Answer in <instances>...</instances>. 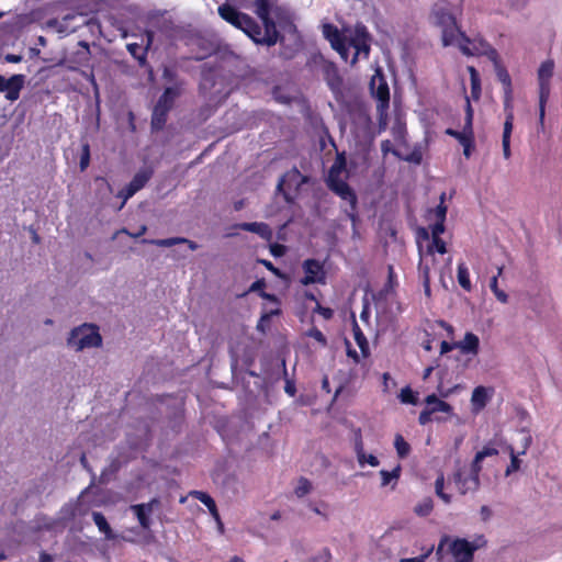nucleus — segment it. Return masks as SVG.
Instances as JSON below:
<instances>
[{
  "mask_svg": "<svg viewBox=\"0 0 562 562\" xmlns=\"http://www.w3.org/2000/svg\"><path fill=\"white\" fill-rule=\"evenodd\" d=\"M323 34L331 46L338 44L340 41L346 38L344 33H341L337 26L330 23L324 24Z\"/></svg>",
  "mask_w": 562,
  "mask_h": 562,
  "instance_id": "obj_27",
  "label": "nucleus"
},
{
  "mask_svg": "<svg viewBox=\"0 0 562 562\" xmlns=\"http://www.w3.org/2000/svg\"><path fill=\"white\" fill-rule=\"evenodd\" d=\"M142 243L151 244V245H156L159 247H171V246H175L178 244H187L189 249L192 251H194L199 248V245L195 241L190 240L184 237H170V238H165V239H143Z\"/></svg>",
  "mask_w": 562,
  "mask_h": 562,
  "instance_id": "obj_18",
  "label": "nucleus"
},
{
  "mask_svg": "<svg viewBox=\"0 0 562 562\" xmlns=\"http://www.w3.org/2000/svg\"><path fill=\"white\" fill-rule=\"evenodd\" d=\"M189 495L204 504L207 507V509H213L214 506L216 505L215 501L205 492L191 491Z\"/></svg>",
  "mask_w": 562,
  "mask_h": 562,
  "instance_id": "obj_40",
  "label": "nucleus"
},
{
  "mask_svg": "<svg viewBox=\"0 0 562 562\" xmlns=\"http://www.w3.org/2000/svg\"><path fill=\"white\" fill-rule=\"evenodd\" d=\"M217 12H218V15L224 21L232 24L236 29H240V26L244 22V19H246V16L248 15V14L237 10L234 5H232L227 2L221 4L217 9Z\"/></svg>",
  "mask_w": 562,
  "mask_h": 562,
  "instance_id": "obj_12",
  "label": "nucleus"
},
{
  "mask_svg": "<svg viewBox=\"0 0 562 562\" xmlns=\"http://www.w3.org/2000/svg\"><path fill=\"white\" fill-rule=\"evenodd\" d=\"M490 288H491V291L493 292V294L495 295V297L502 302V303H507L508 302V295L506 294V292H504L503 290H501L498 288V280H497V277H493L490 281Z\"/></svg>",
  "mask_w": 562,
  "mask_h": 562,
  "instance_id": "obj_43",
  "label": "nucleus"
},
{
  "mask_svg": "<svg viewBox=\"0 0 562 562\" xmlns=\"http://www.w3.org/2000/svg\"><path fill=\"white\" fill-rule=\"evenodd\" d=\"M355 451L357 454L358 462L362 463V460H364V457H366V451L363 449V441H362V436H361L360 429H358L356 432Z\"/></svg>",
  "mask_w": 562,
  "mask_h": 562,
  "instance_id": "obj_46",
  "label": "nucleus"
},
{
  "mask_svg": "<svg viewBox=\"0 0 562 562\" xmlns=\"http://www.w3.org/2000/svg\"><path fill=\"white\" fill-rule=\"evenodd\" d=\"M24 75H13L10 78L0 75V92L4 93L7 100L11 102L16 101L24 87Z\"/></svg>",
  "mask_w": 562,
  "mask_h": 562,
  "instance_id": "obj_9",
  "label": "nucleus"
},
{
  "mask_svg": "<svg viewBox=\"0 0 562 562\" xmlns=\"http://www.w3.org/2000/svg\"><path fill=\"white\" fill-rule=\"evenodd\" d=\"M445 200H446V193H445V192H442V193L440 194V202H439V204L436 206V209L434 210L436 221H446V216H447V206H446V204H445Z\"/></svg>",
  "mask_w": 562,
  "mask_h": 562,
  "instance_id": "obj_47",
  "label": "nucleus"
},
{
  "mask_svg": "<svg viewBox=\"0 0 562 562\" xmlns=\"http://www.w3.org/2000/svg\"><path fill=\"white\" fill-rule=\"evenodd\" d=\"M259 18L262 21V24L265 27V32L262 33V38H261V41L265 43V45L273 46L278 42L283 43L284 37L280 36V33L277 30L276 22L270 16V14L267 16H259Z\"/></svg>",
  "mask_w": 562,
  "mask_h": 562,
  "instance_id": "obj_14",
  "label": "nucleus"
},
{
  "mask_svg": "<svg viewBox=\"0 0 562 562\" xmlns=\"http://www.w3.org/2000/svg\"><path fill=\"white\" fill-rule=\"evenodd\" d=\"M504 92V111L506 113L505 122L509 121L510 128L514 126V108H513V90Z\"/></svg>",
  "mask_w": 562,
  "mask_h": 562,
  "instance_id": "obj_32",
  "label": "nucleus"
},
{
  "mask_svg": "<svg viewBox=\"0 0 562 562\" xmlns=\"http://www.w3.org/2000/svg\"><path fill=\"white\" fill-rule=\"evenodd\" d=\"M479 548V544L463 538H456L449 542V551L454 562H473L474 553Z\"/></svg>",
  "mask_w": 562,
  "mask_h": 562,
  "instance_id": "obj_7",
  "label": "nucleus"
},
{
  "mask_svg": "<svg viewBox=\"0 0 562 562\" xmlns=\"http://www.w3.org/2000/svg\"><path fill=\"white\" fill-rule=\"evenodd\" d=\"M160 504L157 497L151 498L148 503L135 504L131 506V510L135 514L140 527L148 530L151 525L150 514L154 508Z\"/></svg>",
  "mask_w": 562,
  "mask_h": 562,
  "instance_id": "obj_11",
  "label": "nucleus"
},
{
  "mask_svg": "<svg viewBox=\"0 0 562 562\" xmlns=\"http://www.w3.org/2000/svg\"><path fill=\"white\" fill-rule=\"evenodd\" d=\"M352 334L362 356L368 357L370 353L369 342L356 319L352 322Z\"/></svg>",
  "mask_w": 562,
  "mask_h": 562,
  "instance_id": "obj_24",
  "label": "nucleus"
},
{
  "mask_svg": "<svg viewBox=\"0 0 562 562\" xmlns=\"http://www.w3.org/2000/svg\"><path fill=\"white\" fill-rule=\"evenodd\" d=\"M312 487L313 486L311 481L304 476H301L297 481V485L294 490V493L299 498H302L312 491Z\"/></svg>",
  "mask_w": 562,
  "mask_h": 562,
  "instance_id": "obj_36",
  "label": "nucleus"
},
{
  "mask_svg": "<svg viewBox=\"0 0 562 562\" xmlns=\"http://www.w3.org/2000/svg\"><path fill=\"white\" fill-rule=\"evenodd\" d=\"M77 508L78 505H75L74 501L66 503L60 509L61 519L65 521L74 520L77 517Z\"/></svg>",
  "mask_w": 562,
  "mask_h": 562,
  "instance_id": "obj_39",
  "label": "nucleus"
},
{
  "mask_svg": "<svg viewBox=\"0 0 562 562\" xmlns=\"http://www.w3.org/2000/svg\"><path fill=\"white\" fill-rule=\"evenodd\" d=\"M445 133L458 139L460 144L473 137V135L469 134V132L464 130L462 132H459L453 128H447Z\"/></svg>",
  "mask_w": 562,
  "mask_h": 562,
  "instance_id": "obj_51",
  "label": "nucleus"
},
{
  "mask_svg": "<svg viewBox=\"0 0 562 562\" xmlns=\"http://www.w3.org/2000/svg\"><path fill=\"white\" fill-rule=\"evenodd\" d=\"M513 128H510L509 121L507 123H504V131H503V137H502V147H503V155L505 159H509L512 156L510 151V136H512Z\"/></svg>",
  "mask_w": 562,
  "mask_h": 562,
  "instance_id": "obj_33",
  "label": "nucleus"
},
{
  "mask_svg": "<svg viewBox=\"0 0 562 562\" xmlns=\"http://www.w3.org/2000/svg\"><path fill=\"white\" fill-rule=\"evenodd\" d=\"M162 78L168 82L176 83L178 78L177 70L172 67H165L162 70Z\"/></svg>",
  "mask_w": 562,
  "mask_h": 562,
  "instance_id": "obj_57",
  "label": "nucleus"
},
{
  "mask_svg": "<svg viewBox=\"0 0 562 562\" xmlns=\"http://www.w3.org/2000/svg\"><path fill=\"white\" fill-rule=\"evenodd\" d=\"M314 313H318L322 315L325 319H330L334 316V311L330 307H325L321 303H317L315 305V308L313 310Z\"/></svg>",
  "mask_w": 562,
  "mask_h": 562,
  "instance_id": "obj_55",
  "label": "nucleus"
},
{
  "mask_svg": "<svg viewBox=\"0 0 562 562\" xmlns=\"http://www.w3.org/2000/svg\"><path fill=\"white\" fill-rule=\"evenodd\" d=\"M331 47L340 55V57L344 60L348 59L350 45H349V41L347 40V37Z\"/></svg>",
  "mask_w": 562,
  "mask_h": 562,
  "instance_id": "obj_49",
  "label": "nucleus"
},
{
  "mask_svg": "<svg viewBox=\"0 0 562 562\" xmlns=\"http://www.w3.org/2000/svg\"><path fill=\"white\" fill-rule=\"evenodd\" d=\"M481 462L482 461H477L476 460V456H475L473 461H472V463H471V467H470V470L468 471V473H470L473 476L480 477V472L482 470Z\"/></svg>",
  "mask_w": 562,
  "mask_h": 562,
  "instance_id": "obj_62",
  "label": "nucleus"
},
{
  "mask_svg": "<svg viewBox=\"0 0 562 562\" xmlns=\"http://www.w3.org/2000/svg\"><path fill=\"white\" fill-rule=\"evenodd\" d=\"M324 80L333 92H338L342 86V78L333 61H325L322 67Z\"/></svg>",
  "mask_w": 562,
  "mask_h": 562,
  "instance_id": "obj_13",
  "label": "nucleus"
},
{
  "mask_svg": "<svg viewBox=\"0 0 562 562\" xmlns=\"http://www.w3.org/2000/svg\"><path fill=\"white\" fill-rule=\"evenodd\" d=\"M487 400L488 395L484 386H476L473 390L471 401L474 407H476L477 409H482L483 407L486 406Z\"/></svg>",
  "mask_w": 562,
  "mask_h": 562,
  "instance_id": "obj_30",
  "label": "nucleus"
},
{
  "mask_svg": "<svg viewBox=\"0 0 562 562\" xmlns=\"http://www.w3.org/2000/svg\"><path fill=\"white\" fill-rule=\"evenodd\" d=\"M468 72L470 75L471 95L474 100H477L481 95L480 74L474 66H468Z\"/></svg>",
  "mask_w": 562,
  "mask_h": 562,
  "instance_id": "obj_28",
  "label": "nucleus"
},
{
  "mask_svg": "<svg viewBox=\"0 0 562 562\" xmlns=\"http://www.w3.org/2000/svg\"><path fill=\"white\" fill-rule=\"evenodd\" d=\"M87 490H85L83 492H81V494L79 495V497L74 501V504L75 505H78V508H77V516H86L89 512V508L87 506H85L81 502V497L82 495L86 493Z\"/></svg>",
  "mask_w": 562,
  "mask_h": 562,
  "instance_id": "obj_58",
  "label": "nucleus"
},
{
  "mask_svg": "<svg viewBox=\"0 0 562 562\" xmlns=\"http://www.w3.org/2000/svg\"><path fill=\"white\" fill-rule=\"evenodd\" d=\"M434 250L443 255L447 252V246L441 237H432L431 245L428 246V252L432 254Z\"/></svg>",
  "mask_w": 562,
  "mask_h": 562,
  "instance_id": "obj_48",
  "label": "nucleus"
},
{
  "mask_svg": "<svg viewBox=\"0 0 562 562\" xmlns=\"http://www.w3.org/2000/svg\"><path fill=\"white\" fill-rule=\"evenodd\" d=\"M180 95V88L168 87L164 90L162 94L159 97L157 103L155 105H160L161 108H166L167 110H171L176 98Z\"/></svg>",
  "mask_w": 562,
  "mask_h": 562,
  "instance_id": "obj_21",
  "label": "nucleus"
},
{
  "mask_svg": "<svg viewBox=\"0 0 562 562\" xmlns=\"http://www.w3.org/2000/svg\"><path fill=\"white\" fill-rule=\"evenodd\" d=\"M370 87L372 90L373 97L378 100V108L383 110L389 106L390 103V89L385 79L381 76L379 78L378 87H375V78L373 77Z\"/></svg>",
  "mask_w": 562,
  "mask_h": 562,
  "instance_id": "obj_15",
  "label": "nucleus"
},
{
  "mask_svg": "<svg viewBox=\"0 0 562 562\" xmlns=\"http://www.w3.org/2000/svg\"><path fill=\"white\" fill-rule=\"evenodd\" d=\"M331 47L340 55V57L344 60L348 59L350 45H349V41L347 40V37Z\"/></svg>",
  "mask_w": 562,
  "mask_h": 562,
  "instance_id": "obj_50",
  "label": "nucleus"
},
{
  "mask_svg": "<svg viewBox=\"0 0 562 562\" xmlns=\"http://www.w3.org/2000/svg\"><path fill=\"white\" fill-rule=\"evenodd\" d=\"M350 47L355 48L356 53L351 59V65H355L358 60L359 55H363L364 58L369 57L370 54V35L367 27L363 25H357L353 36L349 40Z\"/></svg>",
  "mask_w": 562,
  "mask_h": 562,
  "instance_id": "obj_8",
  "label": "nucleus"
},
{
  "mask_svg": "<svg viewBox=\"0 0 562 562\" xmlns=\"http://www.w3.org/2000/svg\"><path fill=\"white\" fill-rule=\"evenodd\" d=\"M127 50L128 53L139 61L140 65H143L146 61V49L142 47V45L137 43H130L127 44Z\"/></svg>",
  "mask_w": 562,
  "mask_h": 562,
  "instance_id": "obj_35",
  "label": "nucleus"
},
{
  "mask_svg": "<svg viewBox=\"0 0 562 562\" xmlns=\"http://www.w3.org/2000/svg\"><path fill=\"white\" fill-rule=\"evenodd\" d=\"M256 14L258 16H267L271 13V0H256Z\"/></svg>",
  "mask_w": 562,
  "mask_h": 562,
  "instance_id": "obj_45",
  "label": "nucleus"
},
{
  "mask_svg": "<svg viewBox=\"0 0 562 562\" xmlns=\"http://www.w3.org/2000/svg\"><path fill=\"white\" fill-rule=\"evenodd\" d=\"M462 147H463V155L469 158L471 156V151L473 149V146H474V136L463 143H461Z\"/></svg>",
  "mask_w": 562,
  "mask_h": 562,
  "instance_id": "obj_64",
  "label": "nucleus"
},
{
  "mask_svg": "<svg viewBox=\"0 0 562 562\" xmlns=\"http://www.w3.org/2000/svg\"><path fill=\"white\" fill-rule=\"evenodd\" d=\"M281 314V310L279 307L271 310L269 312H265L261 314L258 323H257V330L266 334L270 329V322L272 316H277Z\"/></svg>",
  "mask_w": 562,
  "mask_h": 562,
  "instance_id": "obj_29",
  "label": "nucleus"
},
{
  "mask_svg": "<svg viewBox=\"0 0 562 562\" xmlns=\"http://www.w3.org/2000/svg\"><path fill=\"white\" fill-rule=\"evenodd\" d=\"M521 461L519 460L518 456L512 451L510 453V464L506 469V474H510L512 472H516L520 469Z\"/></svg>",
  "mask_w": 562,
  "mask_h": 562,
  "instance_id": "obj_56",
  "label": "nucleus"
},
{
  "mask_svg": "<svg viewBox=\"0 0 562 562\" xmlns=\"http://www.w3.org/2000/svg\"><path fill=\"white\" fill-rule=\"evenodd\" d=\"M239 228L246 232L256 233L261 237L268 238L271 236V229L266 223H241L239 224Z\"/></svg>",
  "mask_w": 562,
  "mask_h": 562,
  "instance_id": "obj_26",
  "label": "nucleus"
},
{
  "mask_svg": "<svg viewBox=\"0 0 562 562\" xmlns=\"http://www.w3.org/2000/svg\"><path fill=\"white\" fill-rule=\"evenodd\" d=\"M92 518H93V521L97 525L98 529L100 530V532H102L104 535L105 539H108V540L115 539V535L102 513L93 512Z\"/></svg>",
  "mask_w": 562,
  "mask_h": 562,
  "instance_id": "obj_25",
  "label": "nucleus"
},
{
  "mask_svg": "<svg viewBox=\"0 0 562 562\" xmlns=\"http://www.w3.org/2000/svg\"><path fill=\"white\" fill-rule=\"evenodd\" d=\"M308 336L317 340L318 342L325 345L326 344V337L325 335L316 327L310 329Z\"/></svg>",
  "mask_w": 562,
  "mask_h": 562,
  "instance_id": "obj_61",
  "label": "nucleus"
},
{
  "mask_svg": "<svg viewBox=\"0 0 562 562\" xmlns=\"http://www.w3.org/2000/svg\"><path fill=\"white\" fill-rule=\"evenodd\" d=\"M90 164V145L88 142L82 143L81 145V155H80V170L85 171Z\"/></svg>",
  "mask_w": 562,
  "mask_h": 562,
  "instance_id": "obj_44",
  "label": "nucleus"
},
{
  "mask_svg": "<svg viewBox=\"0 0 562 562\" xmlns=\"http://www.w3.org/2000/svg\"><path fill=\"white\" fill-rule=\"evenodd\" d=\"M400 400L402 403L412 405H416L418 402L416 393L409 386H405L401 390Z\"/></svg>",
  "mask_w": 562,
  "mask_h": 562,
  "instance_id": "obj_42",
  "label": "nucleus"
},
{
  "mask_svg": "<svg viewBox=\"0 0 562 562\" xmlns=\"http://www.w3.org/2000/svg\"><path fill=\"white\" fill-rule=\"evenodd\" d=\"M102 338L99 334L98 327L93 325H82L74 328L68 338V344L76 346L77 350H82L90 347H99Z\"/></svg>",
  "mask_w": 562,
  "mask_h": 562,
  "instance_id": "obj_5",
  "label": "nucleus"
},
{
  "mask_svg": "<svg viewBox=\"0 0 562 562\" xmlns=\"http://www.w3.org/2000/svg\"><path fill=\"white\" fill-rule=\"evenodd\" d=\"M494 64L496 77L498 81L503 86V91L513 90L512 78L507 69L501 64L499 56L496 58V61H492Z\"/></svg>",
  "mask_w": 562,
  "mask_h": 562,
  "instance_id": "obj_23",
  "label": "nucleus"
},
{
  "mask_svg": "<svg viewBox=\"0 0 562 562\" xmlns=\"http://www.w3.org/2000/svg\"><path fill=\"white\" fill-rule=\"evenodd\" d=\"M432 551H434V547H430L429 549L426 550V552H424L419 557H415V558H401L400 562H425L430 557Z\"/></svg>",
  "mask_w": 562,
  "mask_h": 562,
  "instance_id": "obj_54",
  "label": "nucleus"
},
{
  "mask_svg": "<svg viewBox=\"0 0 562 562\" xmlns=\"http://www.w3.org/2000/svg\"><path fill=\"white\" fill-rule=\"evenodd\" d=\"M554 61L552 59L544 60L538 69L539 83V122L543 125L546 115V105L550 98L551 85L550 80L553 76Z\"/></svg>",
  "mask_w": 562,
  "mask_h": 562,
  "instance_id": "obj_4",
  "label": "nucleus"
},
{
  "mask_svg": "<svg viewBox=\"0 0 562 562\" xmlns=\"http://www.w3.org/2000/svg\"><path fill=\"white\" fill-rule=\"evenodd\" d=\"M498 450L493 446H484L482 450L476 452V460L483 461L487 457L497 456Z\"/></svg>",
  "mask_w": 562,
  "mask_h": 562,
  "instance_id": "obj_52",
  "label": "nucleus"
},
{
  "mask_svg": "<svg viewBox=\"0 0 562 562\" xmlns=\"http://www.w3.org/2000/svg\"><path fill=\"white\" fill-rule=\"evenodd\" d=\"M394 447L396 452L401 459L406 458L411 452L409 443L404 439V437L400 434L395 436Z\"/></svg>",
  "mask_w": 562,
  "mask_h": 562,
  "instance_id": "obj_34",
  "label": "nucleus"
},
{
  "mask_svg": "<svg viewBox=\"0 0 562 562\" xmlns=\"http://www.w3.org/2000/svg\"><path fill=\"white\" fill-rule=\"evenodd\" d=\"M153 171L150 169L139 170L127 184L131 193H136L143 189L146 183L150 180Z\"/></svg>",
  "mask_w": 562,
  "mask_h": 562,
  "instance_id": "obj_19",
  "label": "nucleus"
},
{
  "mask_svg": "<svg viewBox=\"0 0 562 562\" xmlns=\"http://www.w3.org/2000/svg\"><path fill=\"white\" fill-rule=\"evenodd\" d=\"M458 282L460 286L465 291H471L472 283L470 280V273L467 265L464 262H460L458 265V273H457Z\"/></svg>",
  "mask_w": 562,
  "mask_h": 562,
  "instance_id": "obj_31",
  "label": "nucleus"
},
{
  "mask_svg": "<svg viewBox=\"0 0 562 562\" xmlns=\"http://www.w3.org/2000/svg\"><path fill=\"white\" fill-rule=\"evenodd\" d=\"M425 403L432 415L439 412L446 414H450L452 412L451 405L442 400H439L435 394L428 395L425 398Z\"/></svg>",
  "mask_w": 562,
  "mask_h": 562,
  "instance_id": "obj_20",
  "label": "nucleus"
},
{
  "mask_svg": "<svg viewBox=\"0 0 562 562\" xmlns=\"http://www.w3.org/2000/svg\"><path fill=\"white\" fill-rule=\"evenodd\" d=\"M457 349L464 355L476 356L480 350V339L475 334L468 331L462 340L457 341Z\"/></svg>",
  "mask_w": 562,
  "mask_h": 562,
  "instance_id": "obj_16",
  "label": "nucleus"
},
{
  "mask_svg": "<svg viewBox=\"0 0 562 562\" xmlns=\"http://www.w3.org/2000/svg\"><path fill=\"white\" fill-rule=\"evenodd\" d=\"M380 475H381V486H386L391 483L392 480H397L401 475V465H397L395 469H393L392 471H386V470H381L380 471Z\"/></svg>",
  "mask_w": 562,
  "mask_h": 562,
  "instance_id": "obj_38",
  "label": "nucleus"
},
{
  "mask_svg": "<svg viewBox=\"0 0 562 562\" xmlns=\"http://www.w3.org/2000/svg\"><path fill=\"white\" fill-rule=\"evenodd\" d=\"M304 277L300 279L302 285L326 284L327 273L324 263L317 259L308 258L302 262Z\"/></svg>",
  "mask_w": 562,
  "mask_h": 562,
  "instance_id": "obj_6",
  "label": "nucleus"
},
{
  "mask_svg": "<svg viewBox=\"0 0 562 562\" xmlns=\"http://www.w3.org/2000/svg\"><path fill=\"white\" fill-rule=\"evenodd\" d=\"M169 112L170 110L160 105L154 106L150 122L153 131H161L165 127Z\"/></svg>",
  "mask_w": 562,
  "mask_h": 562,
  "instance_id": "obj_22",
  "label": "nucleus"
},
{
  "mask_svg": "<svg viewBox=\"0 0 562 562\" xmlns=\"http://www.w3.org/2000/svg\"><path fill=\"white\" fill-rule=\"evenodd\" d=\"M443 3H435L430 11V21L435 26L441 30V42L445 47L457 43L460 32H463L458 25L456 16Z\"/></svg>",
  "mask_w": 562,
  "mask_h": 562,
  "instance_id": "obj_1",
  "label": "nucleus"
},
{
  "mask_svg": "<svg viewBox=\"0 0 562 562\" xmlns=\"http://www.w3.org/2000/svg\"><path fill=\"white\" fill-rule=\"evenodd\" d=\"M434 508V504L431 498H425L423 502L417 504L414 508L416 515L425 517L428 516Z\"/></svg>",
  "mask_w": 562,
  "mask_h": 562,
  "instance_id": "obj_41",
  "label": "nucleus"
},
{
  "mask_svg": "<svg viewBox=\"0 0 562 562\" xmlns=\"http://www.w3.org/2000/svg\"><path fill=\"white\" fill-rule=\"evenodd\" d=\"M453 483L458 492L465 495L480 487V477L473 476L465 469L459 468L453 473Z\"/></svg>",
  "mask_w": 562,
  "mask_h": 562,
  "instance_id": "obj_10",
  "label": "nucleus"
},
{
  "mask_svg": "<svg viewBox=\"0 0 562 562\" xmlns=\"http://www.w3.org/2000/svg\"><path fill=\"white\" fill-rule=\"evenodd\" d=\"M431 420H432V414L426 406L420 412V414L418 416V423L424 426V425H427L428 423H430Z\"/></svg>",
  "mask_w": 562,
  "mask_h": 562,
  "instance_id": "obj_59",
  "label": "nucleus"
},
{
  "mask_svg": "<svg viewBox=\"0 0 562 562\" xmlns=\"http://www.w3.org/2000/svg\"><path fill=\"white\" fill-rule=\"evenodd\" d=\"M327 186L341 200L348 202L349 206L345 210V213L356 225L358 221V198L353 189L338 176H334L333 171L329 173Z\"/></svg>",
  "mask_w": 562,
  "mask_h": 562,
  "instance_id": "obj_3",
  "label": "nucleus"
},
{
  "mask_svg": "<svg viewBox=\"0 0 562 562\" xmlns=\"http://www.w3.org/2000/svg\"><path fill=\"white\" fill-rule=\"evenodd\" d=\"M265 288H266V280L258 279L250 285L249 292H258V294H259L261 291H265Z\"/></svg>",
  "mask_w": 562,
  "mask_h": 562,
  "instance_id": "obj_63",
  "label": "nucleus"
},
{
  "mask_svg": "<svg viewBox=\"0 0 562 562\" xmlns=\"http://www.w3.org/2000/svg\"><path fill=\"white\" fill-rule=\"evenodd\" d=\"M445 476L442 473H440L435 482V490L438 497H440L446 504H449L451 502V495L445 493Z\"/></svg>",
  "mask_w": 562,
  "mask_h": 562,
  "instance_id": "obj_37",
  "label": "nucleus"
},
{
  "mask_svg": "<svg viewBox=\"0 0 562 562\" xmlns=\"http://www.w3.org/2000/svg\"><path fill=\"white\" fill-rule=\"evenodd\" d=\"M239 30H241L256 44L265 45V43L261 41V26L250 15H247L246 19H244V22Z\"/></svg>",
  "mask_w": 562,
  "mask_h": 562,
  "instance_id": "obj_17",
  "label": "nucleus"
},
{
  "mask_svg": "<svg viewBox=\"0 0 562 562\" xmlns=\"http://www.w3.org/2000/svg\"><path fill=\"white\" fill-rule=\"evenodd\" d=\"M456 44L465 56H486L491 61H496L498 57V52L480 35L471 38L464 32H460Z\"/></svg>",
  "mask_w": 562,
  "mask_h": 562,
  "instance_id": "obj_2",
  "label": "nucleus"
},
{
  "mask_svg": "<svg viewBox=\"0 0 562 562\" xmlns=\"http://www.w3.org/2000/svg\"><path fill=\"white\" fill-rule=\"evenodd\" d=\"M472 121H473V111H472L470 101L468 100V102H467L465 124L463 126V130L468 131L469 134H471V135H473Z\"/></svg>",
  "mask_w": 562,
  "mask_h": 562,
  "instance_id": "obj_53",
  "label": "nucleus"
},
{
  "mask_svg": "<svg viewBox=\"0 0 562 562\" xmlns=\"http://www.w3.org/2000/svg\"><path fill=\"white\" fill-rule=\"evenodd\" d=\"M445 222L446 221H436V223L431 225V237H440L446 228Z\"/></svg>",
  "mask_w": 562,
  "mask_h": 562,
  "instance_id": "obj_60",
  "label": "nucleus"
}]
</instances>
